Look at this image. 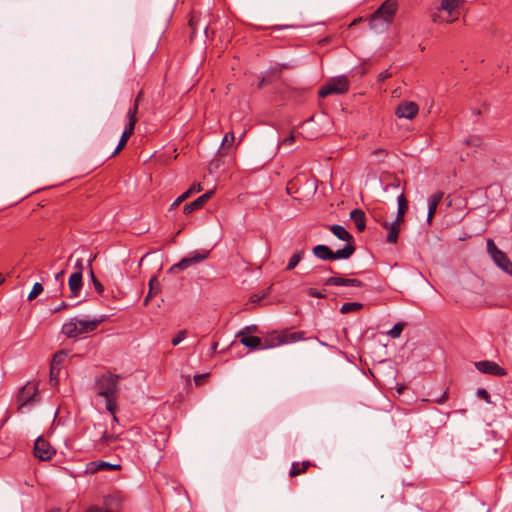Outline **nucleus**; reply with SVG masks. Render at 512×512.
Returning a JSON list of instances; mask_svg holds the SVG:
<instances>
[{"label":"nucleus","mask_w":512,"mask_h":512,"mask_svg":"<svg viewBox=\"0 0 512 512\" xmlns=\"http://www.w3.org/2000/svg\"><path fill=\"white\" fill-rule=\"evenodd\" d=\"M154 281H156L155 277L151 278L150 281H149V291H148L147 296L144 299V305L145 306L148 305V303L150 301V298L152 297V295L154 293V287H153Z\"/></svg>","instance_id":"37"},{"label":"nucleus","mask_w":512,"mask_h":512,"mask_svg":"<svg viewBox=\"0 0 512 512\" xmlns=\"http://www.w3.org/2000/svg\"><path fill=\"white\" fill-rule=\"evenodd\" d=\"M362 307H363V304L358 303V302H346L341 306L340 312L342 314H347V313H350L353 311H358Z\"/></svg>","instance_id":"29"},{"label":"nucleus","mask_w":512,"mask_h":512,"mask_svg":"<svg viewBox=\"0 0 512 512\" xmlns=\"http://www.w3.org/2000/svg\"><path fill=\"white\" fill-rule=\"evenodd\" d=\"M459 4L460 0H442L429 8V17L434 23H452L459 17Z\"/></svg>","instance_id":"3"},{"label":"nucleus","mask_w":512,"mask_h":512,"mask_svg":"<svg viewBox=\"0 0 512 512\" xmlns=\"http://www.w3.org/2000/svg\"><path fill=\"white\" fill-rule=\"evenodd\" d=\"M245 330H247L248 332L256 331L257 327L256 326L246 327Z\"/></svg>","instance_id":"54"},{"label":"nucleus","mask_w":512,"mask_h":512,"mask_svg":"<svg viewBox=\"0 0 512 512\" xmlns=\"http://www.w3.org/2000/svg\"><path fill=\"white\" fill-rule=\"evenodd\" d=\"M420 50H421V51H424V50H425V47L420 45Z\"/></svg>","instance_id":"59"},{"label":"nucleus","mask_w":512,"mask_h":512,"mask_svg":"<svg viewBox=\"0 0 512 512\" xmlns=\"http://www.w3.org/2000/svg\"><path fill=\"white\" fill-rule=\"evenodd\" d=\"M419 112V106L414 101H402L395 110V115L398 118H405L412 120Z\"/></svg>","instance_id":"12"},{"label":"nucleus","mask_w":512,"mask_h":512,"mask_svg":"<svg viewBox=\"0 0 512 512\" xmlns=\"http://www.w3.org/2000/svg\"><path fill=\"white\" fill-rule=\"evenodd\" d=\"M68 286L70 290V297H79L83 288V276L80 273H72L68 280Z\"/></svg>","instance_id":"17"},{"label":"nucleus","mask_w":512,"mask_h":512,"mask_svg":"<svg viewBox=\"0 0 512 512\" xmlns=\"http://www.w3.org/2000/svg\"><path fill=\"white\" fill-rule=\"evenodd\" d=\"M506 200L503 195V188L499 183H493L485 188L482 212L486 217L493 213H499L505 208Z\"/></svg>","instance_id":"2"},{"label":"nucleus","mask_w":512,"mask_h":512,"mask_svg":"<svg viewBox=\"0 0 512 512\" xmlns=\"http://www.w3.org/2000/svg\"><path fill=\"white\" fill-rule=\"evenodd\" d=\"M501 447H502L501 440H498L497 446H492V445H489V444L484 445L482 443V449H485V451H488V452H490V451L497 452Z\"/></svg>","instance_id":"41"},{"label":"nucleus","mask_w":512,"mask_h":512,"mask_svg":"<svg viewBox=\"0 0 512 512\" xmlns=\"http://www.w3.org/2000/svg\"><path fill=\"white\" fill-rule=\"evenodd\" d=\"M326 286H350V287H362L363 283L356 278H344L340 276L329 277L325 282Z\"/></svg>","instance_id":"14"},{"label":"nucleus","mask_w":512,"mask_h":512,"mask_svg":"<svg viewBox=\"0 0 512 512\" xmlns=\"http://www.w3.org/2000/svg\"><path fill=\"white\" fill-rule=\"evenodd\" d=\"M75 271L73 273H80L83 276L84 261L83 259H77L74 265Z\"/></svg>","instance_id":"39"},{"label":"nucleus","mask_w":512,"mask_h":512,"mask_svg":"<svg viewBox=\"0 0 512 512\" xmlns=\"http://www.w3.org/2000/svg\"><path fill=\"white\" fill-rule=\"evenodd\" d=\"M235 140L234 133L232 131L227 132L222 140L221 146L224 148L225 146L230 147Z\"/></svg>","instance_id":"33"},{"label":"nucleus","mask_w":512,"mask_h":512,"mask_svg":"<svg viewBox=\"0 0 512 512\" xmlns=\"http://www.w3.org/2000/svg\"><path fill=\"white\" fill-rule=\"evenodd\" d=\"M43 292V286L41 283H35L28 295L29 300H33Z\"/></svg>","instance_id":"32"},{"label":"nucleus","mask_w":512,"mask_h":512,"mask_svg":"<svg viewBox=\"0 0 512 512\" xmlns=\"http://www.w3.org/2000/svg\"><path fill=\"white\" fill-rule=\"evenodd\" d=\"M391 76H392V74L388 70L383 71V72L379 73L378 81L382 82V81L390 78Z\"/></svg>","instance_id":"46"},{"label":"nucleus","mask_w":512,"mask_h":512,"mask_svg":"<svg viewBox=\"0 0 512 512\" xmlns=\"http://www.w3.org/2000/svg\"><path fill=\"white\" fill-rule=\"evenodd\" d=\"M37 396L38 384L36 382H27L17 394L18 410L34 402Z\"/></svg>","instance_id":"10"},{"label":"nucleus","mask_w":512,"mask_h":512,"mask_svg":"<svg viewBox=\"0 0 512 512\" xmlns=\"http://www.w3.org/2000/svg\"><path fill=\"white\" fill-rule=\"evenodd\" d=\"M487 253L502 271L512 276V262L505 252L498 249L492 239L487 240Z\"/></svg>","instance_id":"7"},{"label":"nucleus","mask_w":512,"mask_h":512,"mask_svg":"<svg viewBox=\"0 0 512 512\" xmlns=\"http://www.w3.org/2000/svg\"><path fill=\"white\" fill-rule=\"evenodd\" d=\"M492 412L489 415H485L482 417V420L487 423L488 426L492 425L493 422L496 421V418L503 414V405L500 403L499 405L494 402L492 407Z\"/></svg>","instance_id":"25"},{"label":"nucleus","mask_w":512,"mask_h":512,"mask_svg":"<svg viewBox=\"0 0 512 512\" xmlns=\"http://www.w3.org/2000/svg\"><path fill=\"white\" fill-rule=\"evenodd\" d=\"M208 374H200V375H195L194 376V382L196 385H200L202 383V380L204 379V377H206Z\"/></svg>","instance_id":"48"},{"label":"nucleus","mask_w":512,"mask_h":512,"mask_svg":"<svg viewBox=\"0 0 512 512\" xmlns=\"http://www.w3.org/2000/svg\"><path fill=\"white\" fill-rule=\"evenodd\" d=\"M397 202H398V211H397V216H396L395 220H397V222H404V215L408 210V201H407L404 193H401L397 197Z\"/></svg>","instance_id":"23"},{"label":"nucleus","mask_w":512,"mask_h":512,"mask_svg":"<svg viewBox=\"0 0 512 512\" xmlns=\"http://www.w3.org/2000/svg\"><path fill=\"white\" fill-rule=\"evenodd\" d=\"M189 198V192H184L178 196L174 202L170 205V210L176 209L183 201Z\"/></svg>","instance_id":"35"},{"label":"nucleus","mask_w":512,"mask_h":512,"mask_svg":"<svg viewBox=\"0 0 512 512\" xmlns=\"http://www.w3.org/2000/svg\"><path fill=\"white\" fill-rule=\"evenodd\" d=\"M240 338V342L251 349L263 350V340L258 336L249 335L246 331H241L237 335Z\"/></svg>","instance_id":"15"},{"label":"nucleus","mask_w":512,"mask_h":512,"mask_svg":"<svg viewBox=\"0 0 512 512\" xmlns=\"http://www.w3.org/2000/svg\"><path fill=\"white\" fill-rule=\"evenodd\" d=\"M131 136L128 135V134H125V133H122V136L120 138V141L116 147V149L114 150V152L112 153V156H115L117 155L127 144V141L128 139L130 138Z\"/></svg>","instance_id":"31"},{"label":"nucleus","mask_w":512,"mask_h":512,"mask_svg":"<svg viewBox=\"0 0 512 512\" xmlns=\"http://www.w3.org/2000/svg\"><path fill=\"white\" fill-rule=\"evenodd\" d=\"M355 245H345L342 249L332 251L327 245H317L313 248V254L321 260L348 259L355 252Z\"/></svg>","instance_id":"6"},{"label":"nucleus","mask_w":512,"mask_h":512,"mask_svg":"<svg viewBox=\"0 0 512 512\" xmlns=\"http://www.w3.org/2000/svg\"><path fill=\"white\" fill-rule=\"evenodd\" d=\"M294 135L293 134H290L288 137H286L284 140H283V144L285 145H291L293 142H294Z\"/></svg>","instance_id":"51"},{"label":"nucleus","mask_w":512,"mask_h":512,"mask_svg":"<svg viewBox=\"0 0 512 512\" xmlns=\"http://www.w3.org/2000/svg\"><path fill=\"white\" fill-rule=\"evenodd\" d=\"M102 321V319L88 320L74 317L63 324L62 333L68 338H77L95 331Z\"/></svg>","instance_id":"4"},{"label":"nucleus","mask_w":512,"mask_h":512,"mask_svg":"<svg viewBox=\"0 0 512 512\" xmlns=\"http://www.w3.org/2000/svg\"><path fill=\"white\" fill-rule=\"evenodd\" d=\"M101 440L103 442H106V443H109V442H112V441H115L116 438L111 435V434H108L106 431L103 433L102 437H101Z\"/></svg>","instance_id":"45"},{"label":"nucleus","mask_w":512,"mask_h":512,"mask_svg":"<svg viewBox=\"0 0 512 512\" xmlns=\"http://www.w3.org/2000/svg\"><path fill=\"white\" fill-rule=\"evenodd\" d=\"M203 187L200 183H194L190 186V188L186 191V192H189V197L191 196V194L195 193V192H200L202 191Z\"/></svg>","instance_id":"42"},{"label":"nucleus","mask_w":512,"mask_h":512,"mask_svg":"<svg viewBox=\"0 0 512 512\" xmlns=\"http://www.w3.org/2000/svg\"><path fill=\"white\" fill-rule=\"evenodd\" d=\"M398 1L397 0H386L380 7L373 13L371 17V25L374 26L378 19H382L385 23L389 24L393 21L394 16L397 12Z\"/></svg>","instance_id":"9"},{"label":"nucleus","mask_w":512,"mask_h":512,"mask_svg":"<svg viewBox=\"0 0 512 512\" xmlns=\"http://www.w3.org/2000/svg\"><path fill=\"white\" fill-rule=\"evenodd\" d=\"M213 193L214 192L212 190L207 191L206 193L202 194L194 201L185 204L184 208H183L184 214L188 215V214L193 213L196 210L201 209L205 205V203L211 198Z\"/></svg>","instance_id":"16"},{"label":"nucleus","mask_w":512,"mask_h":512,"mask_svg":"<svg viewBox=\"0 0 512 512\" xmlns=\"http://www.w3.org/2000/svg\"><path fill=\"white\" fill-rule=\"evenodd\" d=\"M482 373L494 376H505L507 371L496 362L482 360Z\"/></svg>","instance_id":"20"},{"label":"nucleus","mask_w":512,"mask_h":512,"mask_svg":"<svg viewBox=\"0 0 512 512\" xmlns=\"http://www.w3.org/2000/svg\"><path fill=\"white\" fill-rule=\"evenodd\" d=\"M89 266V275H90V279H91V282H93L94 280H97L95 274H94V271L92 269V265H91V262H89L88 264Z\"/></svg>","instance_id":"52"},{"label":"nucleus","mask_w":512,"mask_h":512,"mask_svg":"<svg viewBox=\"0 0 512 512\" xmlns=\"http://www.w3.org/2000/svg\"><path fill=\"white\" fill-rule=\"evenodd\" d=\"M349 90V81L346 76H339L326 82L318 92L319 97L325 98L332 94H344Z\"/></svg>","instance_id":"8"},{"label":"nucleus","mask_w":512,"mask_h":512,"mask_svg":"<svg viewBox=\"0 0 512 512\" xmlns=\"http://www.w3.org/2000/svg\"><path fill=\"white\" fill-rule=\"evenodd\" d=\"M403 329H404V324H403V323H397V324H395V325L392 327V329H390V330L388 331V333H387V334H388L391 338L395 339V338L400 337V335H401V333H402Z\"/></svg>","instance_id":"30"},{"label":"nucleus","mask_w":512,"mask_h":512,"mask_svg":"<svg viewBox=\"0 0 512 512\" xmlns=\"http://www.w3.org/2000/svg\"><path fill=\"white\" fill-rule=\"evenodd\" d=\"M47 512H61V510L59 508H52V509L48 510Z\"/></svg>","instance_id":"56"},{"label":"nucleus","mask_w":512,"mask_h":512,"mask_svg":"<svg viewBox=\"0 0 512 512\" xmlns=\"http://www.w3.org/2000/svg\"><path fill=\"white\" fill-rule=\"evenodd\" d=\"M311 466H312V463L310 461L293 462L291 465L289 475L291 477H296L298 475H301V474L305 473Z\"/></svg>","instance_id":"24"},{"label":"nucleus","mask_w":512,"mask_h":512,"mask_svg":"<svg viewBox=\"0 0 512 512\" xmlns=\"http://www.w3.org/2000/svg\"><path fill=\"white\" fill-rule=\"evenodd\" d=\"M329 229L334 234V236L342 241H345V245H354L353 236L343 226L334 224L329 226Z\"/></svg>","instance_id":"21"},{"label":"nucleus","mask_w":512,"mask_h":512,"mask_svg":"<svg viewBox=\"0 0 512 512\" xmlns=\"http://www.w3.org/2000/svg\"><path fill=\"white\" fill-rule=\"evenodd\" d=\"M91 465L93 466V468H92L93 472L102 471V470H120L121 469V465L111 464V463L105 462V461L92 462Z\"/></svg>","instance_id":"26"},{"label":"nucleus","mask_w":512,"mask_h":512,"mask_svg":"<svg viewBox=\"0 0 512 512\" xmlns=\"http://www.w3.org/2000/svg\"><path fill=\"white\" fill-rule=\"evenodd\" d=\"M304 252L303 251H296L289 259V262L286 266V270L290 271L293 270L299 262L303 259Z\"/></svg>","instance_id":"28"},{"label":"nucleus","mask_w":512,"mask_h":512,"mask_svg":"<svg viewBox=\"0 0 512 512\" xmlns=\"http://www.w3.org/2000/svg\"><path fill=\"white\" fill-rule=\"evenodd\" d=\"M127 117H128V123L125 126L123 133L132 136L134 133V130H135V125L138 121L137 115H134L133 112H127Z\"/></svg>","instance_id":"27"},{"label":"nucleus","mask_w":512,"mask_h":512,"mask_svg":"<svg viewBox=\"0 0 512 512\" xmlns=\"http://www.w3.org/2000/svg\"><path fill=\"white\" fill-rule=\"evenodd\" d=\"M64 274H65V271H64V270L59 271V272L55 275V279H56L57 281L61 280V279H62V277L64 276Z\"/></svg>","instance_id":"53"},{"label":"nucleus","mask_w":512,"mask_h":512,"mask_svg":"<svg viewBox=\"0 0 512 512\" xmlns=\"http://www.w3.org/2000/svg\"><path fill=\"white\" fill-rule=\"evenodd\" d=\"M445 400H446V393H444V394L442 395V397H441L439 400H437V402H438V403H443Z\"/></svg>","instance_id":"55"},{"label":"nucleus","mask_w":512,"mask_h":512,"mask_svg":"<svg viewBox=\"0 0 512 512\" xmlns=\"http://www.w3.org/2000/svg\"><path fill=\"white\" fill-rule=\"evenodd\" d=\"M281 28H283V27L282 26H275V27H273V29H281Z\"/></svg>","instance_id":"58"},{"label":"nucleus","mask_w":512,"mask_h":512,"mask_svg":"<svg viewBox=\"0 0 512 512\" xmlns=\"http://www.w3.org/2000/svg\"><path fill=\"white\" fill-rule=\"evenodd\" d=\"M198 21H199V19L195 15H191V17L189 19V26H190V28L192 30V36L196 32Z\"/></svg>","instance_id":"40"},{"label":"nucleus","mask_w":512,"mask_h":512,"mask_svg":"<svg viewBox=\"0 0 512 512\" xmlns=\"http://www.w3.org/2000/svg\"><path fill=\"white\" fill-rule=\"evenodd\" d=\"M62 356H64V353H62V352L59 353V354H55L54 355V358H53V361H52V365H51V375L54 374L55 364L60 361L59 358L62 357Z\"/></svg>","instance_id":"44"},{"label":"nucleus","mask_w":512,"mask_h":512,"mask_svg":"<svg viewBox=\"0 0 512 512\" xmlns=\"http://www.w3.org/2000/svg\"><path fill=\"white\" fill-rule=\"evenodd\" d=\"M304 339L303 332H290V331H282V332H272L263 340V349H269L278 347L283 344L294 343Z\"/></svg>","instance_id":"5"},{"label":"nucleus","mask_w":512,"mask_h":512,"mask_svg":"<svg viewBox=\"0 0 512 512\" xmlns=\"http://www.w3.org/2000/svg\"><path fill=\"white\" fill-rule=\"evenodd\" d=\"M209 255L208 251H195L192 254L182 258L177 264L174 265V268H178L180 270L187 269L188 267L198 264L205 260Z\"/></svg>","instance_id":"13"},{"label":"nucleus","mask_w":512,"mask_h":512,"mask_svg":"<svg viewBox=\"0 0 512 512\" xmlns=\"http://www.w3.org/2000/svg\"><path fill=\"white\" fill-rule=\"evenodd\" d=\"M95 290L97 291L98 294H103L104 292V286L103 284L97 279V280H94L92 282Z\"/></svg>","instance_id":"43"},{"label":"nucleus","mask_w":512,"mask_h":512,"mask_svg":"<svg viewBox=\"0 0 512 512\" xmlns=\"http://www.w3.org/2000/svg\"><path fill=\"white\" fill-rule=\"evenodd\" d=\"M67 307H68V304L66 302L62 301L59 306H57L56 308L53 309V313H57L63 309H66Z\"/></svg>","instance_id":"49"},{"label":"nucleus","mask_w":512,"mask_h":512,"mask_svg":"<svg viewBox=\"0 0 512 512\" xmlns=\"http://www.w3.org/2000/svg\"><path fill=\"white\" fill-rule=\"evenodd\" d=\"M350 218L354 222L357 230L362 232L366 228V216L363 210L354 209L350 212Z\"/></svg>","instance_id":"22"},{"label":"nucleus","mask_w":512,"mask_h":512,"mask_svg":"<svg viewBox=\"0 0 512 512\" xmlns=\"http://www.w3.org/2000/svg\"><path fill=\"white\" fill-rule=\"evenodd\" d=\"M307 294L310 296V297H314V298H326V290L323 289L321 291L315 289V288H309L307 290Z\"/></svg>","instance_id":"34"},{"label":"nucleus","mask_w":512,"mask_h":512,"mask_svg":"<svg viewBox=\"0 0 512 512\" xmlns=\"http://www.w3.org/2000/svg\"><path fill=\"white\" fill-rule=\"evenodd\" d=\"M403 222H397V220H394L392 223H389L387 221H384L381 225L387 229V242L389 243H396L398 239V234L400 231V227Z\"/></svg>","instance_id":"19"},{"label":"nucleus","mask_w":512,"mask_h":512,"mask_svg":"<svg viewBox=\"0 0 512 512\" xmlns=\"http://www.w3.org/2000/svg\"><path fill=\"white\" fill-rule=\"evenodd\" d=\"M141 97H142V91H140L137 95V97L135 98L134 100V104H133V107H131L128 112H133L134 115H137L138 113V108H139V104H140V101H141Z\"/></svg>","instance_id":"38"},{"label":"nucleus","mask_w":512,"mask_h":512,"mask_svg":"<svg viewBox=\"0 0 512 512\" xmlns=\"http://www.w3.org/2000/svg\"><path fill=\"white\" fill-rule=\"evenodd\" d=\"M372 154L375 156L385 157L387 155V152L384 148H378L373 150Z\"/></svg>","instance_id":"47"},{"label":"nucleus","mask_w":512,"mask_h":512,"mask_svg":"<svg viewBox=\"0 0 512 512\" xmlns=\"http://www.w3.org/2000/svg\"><path fill=\"white\" fill-rule=\"evenodd\" d=\"M482 400H485L488 405L491 404L490 395L484 389H482Z\"/></svg>","instance_id":"50"},{"label":"nucleus","mask_w":512,"mask_h":512,"mask_svg":"<svg viewBox=\"0 0 512 512\" xmlns=\"http://www.w3.org/2000/svg\"><path fill=\"white\" fill-rule=\"evenodd\" d=\"M475 367L477 368V370L480 371V367H481L480 362H475Z\"/></svg>","instance_id":"57"},{"label":"nucleus","mask_w":512,"mask_h":512,"mask_svg":"<svg viewBox=\"0 0 512 512\" xmlns=\"http://www.w3.org/2000/svg\"><path fill=\"white\" fill-rule=\"evenodd\" d=\"M4 282V278H0V285Z\"/></svg>","instance_id":"60"},{"label":"nucleus","mask_w":512,"mask_h":512,"mask_svg":"<svg viewBox=\"0 0 512 512\" xmlns=\"http://www.w3.org/2000/svg\"><path fill=\"white\" fill-rule=\"evenodd\" d=\"M118 379V375H113L110 372H107L99 376L95 381V389L97 391V394L106 399V409L111 413L113 421L115 422L118 421V418L116 416Z\"/></svg>","instance_id":"1"},{"label":"nucleus","mask_w":512,"mask_h":512,"mask_svg":"<svg viewBox=\"0 0 512 512\" xmlns=\"http://www.w3.org/2000/svg\"><path fill=\"white\" fill-rule=\"evenodd\" d=\"M55 454V450L50 443L43 437L36 439L34 444V455L41 461H47Z\"/></svg>","instance_id":"11"},{"label":"nucleus","mask_w":512,"mask_h":512,"mask_svg":"<svg viewBox=\"0 0 512 512\" xmlns=\"http://www.w3.org/2000/svg\"><path fill=\"white\" fill-rule=\"evenodd\" d=\"M444 196V193L442 191H437L433 193L428 198V215H427V221L430 223L432 218L434 217L437 207L442 201Z\"/></svg>","instance_id":"18"},{"label":"nucleus","mask_w":512,"mask_h":512,"mask_svg":"<svg viewBox=\"0 0 512 512\" xmlns=\"http://www.w3.org/2000/svg\"><path fill=\"white\" fill-rule=\"evenodd\" d=\"M187 336L186 330H180L176 336L172 339V345L177 346L180 342H182Z\"/></svg>","instance_id":"36"}]
</instances>
